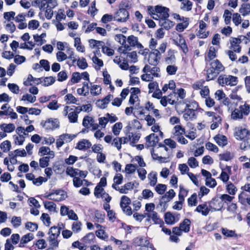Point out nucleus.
<instances>
[{
  "label": "nucleus",
  "instance_id": "1",
  "mask_svg": "<svg viewBox=\"0 0 250 250\" xmlns=\"http://www.w3.org/2000/svg\"><path fill=\"white\" fill-rule=\"evenodd\" d=\"M209 65V68L207 70V81L214 79L225 69L221 62L218 60L211 62Z\"/></svg>",
  "mask_w": 250,
  "mask_h": 250
},
{
  "label": "nucleus",
  "instance_id": "2",
  "mask_svg": "<svg viewBox=\"0 0 250 250\" xmlns=\"http://www.w3.org/2000/svg\"><path fill=\"white\" fill-rule=\"evenodd\" d=\"M199 107L198 103L195 101H191L189 107L186 108L183 114V118L186 121L195 119L197 117L196 110Z\"/></svg>",
  "mask_w": 250,
  "mask_h": 250
},
{
  "label": "nucleus",
  "instance_id": "3",
  "mask_svg": "<svg viewBox=\"0 0 250 250\" xmlns=\"http://www.w3.org/2000/svg\"><path fill=\"white\" fill-rule=\"evenodd\" d=\"M173 138L182 144H187L188 142L184 137L186 133V129L184 126L181 125H176L173 127Z\"/></svg>",
  "mask_w": 250,
  "mask_h": 250
},
{
  "label": "nucleus",
  "instance_id": "4",
  "mask_svg": "<svg viewBox=\"0 0 250 250\" xmlns=\"http://www.w3.org/2000/svg\"><path fill=\"white\" fill-rule=\"evenodd\" d=\"M218 82L219 84L222 86H224L225 84L234 86L237 83V77L231 75H220L218 78Z\"/></svg>",
  "mask_w": 250,
  "mask_h": 250
},
{
  "label": "nucleus",
  "instance_id": "5",
  "mask_svg": "<svg viewBox=\"0 0 250 250\" xmlns=\"http://www.w3.org/2000/svg\"><path fill=\"white\" fill-rule=\"evenodd\" d=\"M190 221L188 219H185L183 222L180 223L179 228H173V233L180 236L182 231L188 232L189 231Z\"/></svg>",
  "mask_w": 250,
  "mask_h": 250
},
{
  "label": "nucleus",
  "instance_id": "6",
  "mask_svg": "<svg viewBox=\"0 0 250 250\" xmlns=\"http://www.w3.org/2000/svg\"><path fill=\"white\" fill-rule=\"evenodd\" d=\"M44 197L49 200L59 202L64 200L66 195L63 190L58 189L45 195Z\"/></svg>",
  "mask_w": 250,
  "mask_h": 250
},
{
  "label": "nucleus",
  "instance_id": "7",
  "mask_svg": "<svg viewBox=\"0 0 250 250\" xmlns=\"http://www.w3.org/2000/svg\"><path fill=\"white\" fill-rule=\"evenodd\" d=\"M191 101L186 99L184 101H180L179 102H175L173 100V104H175V108L179 114H182L188 107H189V104Z\"/></svg>",
  "mask_w": 250,
  "mask_h": 250
},
{
  "label": "nucleus",
  "instance_id": "8",
  "mask_svg": "<svg viewBox=\"0 0 250 250\" xmlns=\"http://www.w3.org/2000/svg\"><path fill=\"white\" fill-rule=\"evenodd\" d=\"M208 205L211 208V211L220 210L223 207L220 196L213 198L211 201L208 202Z\"/></svg>",
  "mask_w": 250,
  "mask_h": 250
},
{
  "label": "nucleus",
  "instance_id": "9",
  "mask_svg": "<svg viewBox=\"0 0 250 250\" xmlns=\"http://www.w3.org/2000/svg\"><path fill=\"white\" fill-rule=\"evenodd\" d=\"M169 10L168 8L162 6L157 5L155 7V11L156 16L161 20L163 19H167L169 17Z\"/></svg>",
  "mask_w": 250,
  "mask_h": 250
},
{
  "label": "nucleus",
  "instance_id": "10",
  "mask_svg": "<svg viewBox=\"0 0 250 250\" xmlns=\"http://www.w3.org/2000/svg\"><path fill=\"white\" fill-rule=\"evenodd\" d=\"M178 37L176 39L173 40L174 43L179 46L185 54L188 53V49L186 44V41L180 34H176Z\"/></svg>",
  "mask_w": 250,
  "mask_h": 250
},
{
  "label": "nucleus",
  "instance_id": "11",
  "mask_svg": "<svg viewBox=\"0 0 250 250\" xmlns=\"http://www.w3.org/2000/svg\"><path fill=\"white\" fill-rule=\"evenodd\" d=\"M128 17V12L125 8H120L115 14L114 19L118 21L125 22Z\"/></svg>",
  "mask_w": 250,
  "mask_h": 250
},
{
  "label": "nucleus",
  "instance_id": "12",
  "mask_svg": "<svg viewBox=\"0 0 250 250\" xmlns=\"http://www.w3.org/2000/svg\"><path fill=\"white\" fill-rule=\"evenodd\" d=\"M160 52L158 49H155L149 54L148 62L150 65H156L160 58Z\"/></svg>",
  "mask_w": 250,
  "mask_h": 250
},
{
  "label": "nucleus",
  "instance_id": "13",
  "mask_svg": "<svg viewBox=\"0 0 250 250\" xmlns=\"http://www.w3.org/2000/svg\"><path fill=\"white\" fill-rule=\"evenodd\" d=\"M246 38L245 36H240V38H233L232 41H230V49L235 52L239 53L241 51V47L239 44L241 42L242 39Z\"/></svg>",
  "mask_w": 250,
  "mask_h": 250
},
{
  "label": "nucleus",
  "instance_id": "14",
  "mask_svg": "<svg viewBox=\"0 0 250 250\" xmlns=\"http://www.w3.org/2000/svg\"><path fill=\"white\" fill-rule=\"evenodd\" d=\"M146 144L147 147L156 146L159 142L158 136L155 133H151L146 137Z\"/></svg>",
  "mask_w": 250,
  "mask_h": 250
},
{
  "label": "nucleus",
  "instance_id": "15",
  "mask_svg": "<svg viewBox=\"0 0 250 250\" xmlns=\"http://www.w3.org/2000/svg\"><path fill=\"white\" fill-rule=\"evenodd\" d=\"M43 127L46 129L54 130L59 127V122L57 119H49L43 124Z\"/></svg>",
  "mask_w": 250,
  "mask_h": 250
},
{
  "label": "nucleus",
  "instance_id": "16",
  "mask_svg": "<svg viewBox=\"0 0 250 250\" xmlns=\"http://www.w3.org/2000/svg\"><path fill=\"white\" fill-rule=\"evenodd\" d=\"M195 211L198 212L202 214L203 216H207L210 211H211V208L208 205V202H206L202 204L199 205L196 208Z\"/></svg>",
  "mask_w": 250,
  "mask_h": 250
},
{
  "label": "nucleus",
  "instance_id": "17",
  "mask_svg": "<svg viewBox=\"0 0 250 250\" xmlns=\"http://www.w3.org/2000/svg\"><path fill=\"white\" fill-rule=\"evenodd\" d=\"M138 38L133 35H131L128 37L127 38V42L129 45L128 44H125L124 49L123 51V53L126 54V51L131 50L130 46H135L136 44L137 43Z\"/></svg>",
  "mask_w": 250,
  "mask_h": 250
},
{
  "label": "nucleus",
  "instance_id": "18",
  "mask_svg": "<svg viewBox=\"0 0 250 250\" xmlns=\"http://www.w3.org/2000/svg\"><path fill=\"white\" fill-rule=\"evenodd\" d=\"M91 146L92 144L89 140L82 139L77 144L75 148L81 150H85L91 147Z\"/></svg>",
  "mask_w": 250,
  "mask_h": 250
},
{
  "label": "nucleus",
  "instance_id": "19",
  "mask_svg": "<svg viewBox=\"0 0 250 250\" xmlns=\"http://www.w3.org/2000/svg\"><path fill=\"white\" fill-rule=\"evenodd\" d=\"M146 216L148 218V220L150 218L154 222L155 224H160V227H162V225L164 224L163 221L159 217L157 213L155 211H152L150 213H146Z\"/></svg>",
  "mask_w": 250,
  "mask_h": 250
},
{
  "label": "nucleus",
  "instance_id": "20",
  "mask_svg": "<svg viewBox=\"0 0 250 250\" xmlns=\"http://www.w3.org/2000/svg\"><path fill=\"white\" fill-rule=\"evenodd\" d=\"M133 244L136 246H140L142 247L143 246L148 245L149 242L147 238L145 236H140L133 239Z\"/></svg>",
  "mask_w": 250,
  "mask_h": 250
},
{
  "label": "nucleus",
  "instance_id": "21",
  "mask_svg": "<svg viewBox=\"0 0 250 250\" xmlns=\"http://www.w3.org/2000/svg\"><path fill=\"white\" fill-rule=\"evenodd\" d=\"M172 199V189H169L165 195L163 196L160 201V205L163 206L165 208L167 202Z\"/></svg>",
  "mask_w": 250,
  "mask_h": 250
},
{
  "label": "nucleus",
  "instance_id": "22",
  "mask_svg": "<svg viewBox=\"0 0 250 250\" xmlns=\"http://www.w3.org/2000/svg\"><path fill=\"white\" fill-rule=\"evenodd\" d=\"M40 3V10H44L46 5L55 7L57 3L56 0H39Z\"/></svg>",
  "mask_w": 250,
  "mask_h": 250
},
{
  "label": "nucleus",
  "instance_id": "23",
  "mask_svg": "<svg viewBox=\"0 0 250 250\" xmlns=\"http://www.w3.org/2000/svg\"><path fill=\"white\" fill-rule=\"evenodd\" d=\"M216 143L220 146H224L228 143L227 137L224 135H218L214 138Z\"/></svg>",
  "mask_w": 250,
  "mask_h": 250
},
{
  "label": "nucleus",
  "instance_id": "24",
  "mask_svg": "<svg viewBox=\"0 0 250 250\" xmlns=\"http://www.w3.org/2000/svg\"><path fill=\"white\" fill-rule=\"evenodd\" d=\"M235 134L237 139L243 140L250 135V132L245 128H241L236 131Z\"/></svg>",
  "mask_w": 250,
  "mask_h": 250
},
{
  "label": "nucleus",
  "instance_id": "25",
  "mask_svg": "<svg viewBox=\"0 0 250 250\" xmlns=\"http://www.w3.org/2000/svg\"><path fill=\"white\" fill-rule=\"evenodd\" d=\"M192 7V2L189 0H184L181 3L180 9L183 11H189Z\"/></svg>",
  "mask_w": 250,
  "mask_h": 250
},
{
  "label": "nucleus",
  "instance_id": "26",
  "mask_svg": "<svg viewBox=\"0 0 250 250\" xmlns=\"http://www.w3.org/2000/svg\"><path fill=\"white\" fill-rule=\"evenodd\" d=\"M220 197L223 206H224V204L228 205L229 204L231 203L232 200L234 199V196L227 194H222L220 196Z\"/></svg>",
  "mask_w": 250,
  "mask_h": 250
},
{
  "label": "nucleus",
  "instance_id": "27",
  "mask_svg": "<svg viewBox=\"0 0 250 250\" xmlns=\"http://www.w3.org/2000/svg\"><path fill=\"white\" fill-rule=\"evenodd\" d=\"M1 130L6 133H11L15 129V126L13 124H2L0 125Z\"/></svg>",
  "mask_w": 250,
  "mask_h": 250
},
{
  "label": "nucleus",
  "instance_id": "28",
  "mask_svg": "<svg viewBox=\"0 0 250 250\" xmlns=\"http://www.w3.org/2000/svg\"><path fill=\"white\" fill-rule=\"evenodd\" d=\"M188 24L189 20L186 19L185 21L178 23L175 27V29L179 32H183L188 26Z\"/></svg>",
  "mask_w": 250,
  "mask_h": 250
},
{
  "label": "nucleus",
  "instance_id": "29",
  "mask_svg": "<svg viewBox=\"0 0 250 250\" xmlns=\"http://www.w3.org/2000/svg\"><path fill=\"white\" fill-rule=\"evenodd\" d=\"M226 190L229 195L233 196L236 194L237 188L231 182H229L226 185Z\"/></svg>",
  "mask_w": 250,
  "mask_h": 250
},
{
  "label": "nucleus",
  "instance_id": "30",
  "mask_svg": "<svg viewBox=\"0 0 250 250\" xmlns=\"http://www.w3.org/2000/svg\"><path fill=\"white\" fill-rule=\"evenodd\" d=\"M34 238V235L32 233H27L23 235L20 241V247L21 246L22 244L27 243Z\"/></svg>",
  "mask_w": 250,
  "mask_h": 250
},
{
  "label": "nucleus",
  "instance_id": "31",
  "mask_svg": "<svg viewBox=\"0 0 250 250\" xmlns=\"http://www.w3.org/2000/svg\"><path fill=\"white\" fill-rule=\"evenodd\" d=\"M157 174L156 172H151L148 175L149 184L151 186H154L157 182Z\"/></svg>",
  "mask_w": 250,
  "mask_h": 250
},
{
  "label": "nucleus",
  "instance_id": "32",
  "mask_svg": "<svg viewBox=\"0 0 250 250\" xmlns=\"http://www.w3.org/2000/svg\"><path fill=\"white\" fill-rule=\"evenodd\" d=\"M240 13L243 16H246L250 13V4L243 3L239 9Z\"/></svg>",
  "mask_w": 250,
  "mask_h": 250
},
{
  "label": "nucleus",
  "instance_id": "33",
  "mask_svg": "<svg viewBox=\"0 0 250 250\" xmlns=\"http://www.w3.org/2000/svg\"><path fill=\"white\" fill-rule=\"evenodd\" d=\"M89 45L90 47L93 48L94 47H97L98 49V51H99L100 46H103L104 44V42L102 41H97L94 39H90L89 40Z\"/></svg>",
  "mask_w": 250,
  "mask_h": 250
},
{
  "label": "nucleus",
  "instance_id": "34",
  "mask_svg": "<svg viewBox=\"0 0 250 250\" xmlns=\"http://www.w3.org/2000/svg\"><path fill=\"white\" fill-rule=\"evenodd\" d=\"M79 169L74 168L72 167H68L66 170V173L67 175L70 176L72 177H76V176L79 175L78 172Z\"/></svg>",
  "mask_w": 250,
  "mask_h": 250
},
{
  "label": "nucleus",
  "instance_id": "35",
  "mask_svg": "<svg viewBox=\"0 0 250 250\" xmlns=\"http://www.w3.org/2000/svg\"><path fill=\"white\" fill-rule=\"evenodd\" d=\"M44 208L50 211H56V205L55 203L50 201H45L43 202Z\"/></svg>",
  "mask_w": 250,
  "mask_h": 250
},
{
  "label": "nucleus",
  "instance_id": "36",
  "mask_svg": "<svg viewBox=\"0 0 250 250\" xmlns=\"http://www.w3.org/2000/svg\"><path fill=\"white\" fill-rule=\"evenodd\" d=\"M95 236L93 232H89L84 236L82 240L85 244L90 243L95 238Z\"/></svg>",
  "mask_w": 250,
  "mask_h": 250
},
{
  "label": "nucleus",
  "instance_id": "37",
  "mask_svg": "<svg viewBox=\"0 0 250 250\" xmlns=\"http://www.w3.org/2000/svg\"><path fill=\"white\" fill-rule=\"evenodd\" d=\"M197 195L196 193H193L188 200V206H195L197 204Z\"/></svg>",
  "mask_w": 250,
  "mask_h": 250
},
{
  "label": "nucleus",
  "instance_id": "38",
  "mask_svg": "<svg viewBox=\"0 0 250 250\" xmlns=\"http://www.w3.org/2000/svg\"><path fill=\"white\" fill-rule=\"evenodd\" d=\"M123 127L122 123L118 122L116 123L112 127V131L116 136L118 135L120 132V130Z\"/></svg>",
  "mask_w": 250,
  "mask_h": 250
},
{
  "label": "nucleus",
  "instance_id": "39",
  "mask_svg": "<svg viewBox=\"0 0 250 250\" xmlns=\"http://www.w3.org/2000/svg\"><path fill=\"white\" fill-rule=\"evenodd\" d=\"M11 146V143L8 140L3 142L0 145V148L4 152H8L10 149Z\"/></svg>",
  "mask_w": 250,
  "mask_h": 250
},
{
  "label": "nucleus",
  "instance_id": "40",
  "mask_svg": "<svg viewBox=\"0 0 250 250\" xmlns=\"http://www.w3.org/2000/svg\"><path fill=\"white\" fill-rule=\"evenodd\" d=\"M123 138H115L113 139L112 145L116 147L118 150L121 149Z\"/></svg>",
  "mask_w": 250,
  "mask_h": 250
},
{
  "label": "nucleus",
  "instance_id": "41",
  "mask_svg": "<svg viewBox=\"0 0 250 250\" xmlns=\"http://www.w3.org/2000/svg\"><path fill=\"white\" fill-rule=\"evenodd\" d=\"M231 118L234 120L242 119L243 115L242 112L238 108L235 109L231 113Z\"/></svg>",
  "mask_w": 250,
  "mask_h": 250
},
{
  "label": "nucleus",
  "instance_id": "42",
  "mask_svg": "<svg viewBox=\"0 0 250 250\" xmlns=\"http://www.w3.org/2000/svg\"><path fill=\"white\" fill-rule=\"evenodd\" d=\"M21 100L24 101H27L29 103H33L36 100V97L31 94H26L22 96Z\"/></svg>",
  "mask_w": 250,
  "mask_h": 250
},
{
  "label": "nucleus",
  "instance_id": "43",
  "mask_svg": "<svg viewBox=\"0 0 250 250\" xmlns=\"http://www.w3.org/2000/svg\"><path fill=\"white\" fill-rule=\"evenodd\" d=\"M160 23L162 26H163L164 28L167 30L169 29L172 25V22L168 20L167 19H163L160 20Z\"/></svg>",
  "mask_w": 250,
  "mask_h": 250
},
{
  "label": "nucleus",
  "instance_id": "44",
  "mask_svg": "<svg viewBox=\"0 0 250 250\" xmlns=\"http://www.w3.org/2000/svg\"><path fill=\"white\" fill-rule=\"evenodd\" d=\"M137 166L129 164L125 166V171L127 174H132L135 172Z\"/></svg>",
  "mask_w": 250,
  "mask_h": 250
},
{
  "label": "nucleus",
  "instance_id": "45",
  "mask_svg": "<svg viewBox=\"0 0 250 250\" xmlns=\"http://www.w3.org/2000/svg\"><path fill=\"white\" fill-rule=\"evenodd\" d=\"M222 233L223 235L227 237L236 236V234L234 230H229L227 228H222Z\"/></svg>",
  "mask_w": 250,
  "mask_h": 250
},
{
  "label": "nucleus",
  "instance_id": "46",
  "mask_svg": "<svg viewBox=\"0 0 250 250\" xmlns=\"http://www.w3.org/2000/svg\"><path fill=\"white\" fill-rule=\"evenodd\" d=\"M173 93L174 94V96L177 95L181 99H183L186 96V92L183 88H180L177 90L174 89Z\"/></svg>",
  "mask_w": 250,
  "mask_h": 250
},
{
  "label": "nucleus",
  "instance_id": "47",
  "mask_svg": "<svg viewBox=\"0 0 250 250\" xmlns=\"http://www.w3.org/2000/svg\"><path fill=\"white\" fill-rule=\"evenodd\" d=\"M11 223L14 228H18L21 224V218L20 217L13 216L11 220Z\"/></svg>",
  "mask_w": 250,
  "mask_h": 250
},
{
  "label": "nucleus",
  "instance_id": "48",
  "mask_svg": "<svg viewBox=\"0 0 250 250\" xmlns=\"http://www.w3.org/2000/svg\"><path fill=\"white\" fill-rule=\"evenodd\" d=\"M82 79V76L79 72H74L72 75L71 82L73 83H78Z\"/></svg>",
  "mask_w": 250,
  "mask_h": 250
},
{
  "label": "nucleus",
  "instance_id": "49",
  "mask_svg": "<svg viewBox=\"0 0 250 250\" xmlns=\"http://www.w3.org/2000/svg\"><path fill=\"white\" fill-rule=\"evenodd\" d=\"M77 65L79 68L82 69H85L87 67L88 64L86 62L85 59L82 58L81 59H79L77 61Z\"/></svg>",
  "mask_w": 250,
  "mask_h": 250
},
{
  "label": "nucleus",
  "instance_id": "50",
  "mask_svg": "<svg viewBox=\"0 0 250 250\" xmlns=\"http://www.w3.org/2000/svg\"><path fill=\"white\" fill-rule=\"evenodd\" d=\"M167 189V186L166 185L159 184L155 187L156 191L159 194H163L164 193Z\"/></svg>",
  "mask_w": 250,
  "mask_h": 250
},
{
  "label": "nucleus",
  "instance_id": "51",
  "mask_svg": "<svg viewBox=\"0 0 250 250\" xmlns=\"http://www.w3.org/2000/svg\"><path fill=\"white\" fill-rule=\"evenodd\" d=\"M104 191V190L103 188L100 187V185H97L94 189V195L97 198H101V196H102V194Z\"/></svg>",
  "mask_w": 250,
  "mask_h": 250
},
{
  "label": "nucleus",
  "instance_id": "52",
  "mask_svg": "<svg viewBox=\"0 0 250 250\" xmlns=\"http://www.w3.org/2000/svg\"><path fill=\"white\" fill-rule=\"evenodd\" d=\"M209 191L210 190L205 186L201 187L198 194V197L201 199L204 195L208 194Z\"/></svg>",
  "mask_w": 250,
  "mask_h": 250
},
{
  "label": "nucleus",
  "instance_id": "53",
  "mask_svg": "<svg viewBox=\"0 0 250 250\" xmlns=\"http://www.w3.org/2000/svg\"><path fill=\"white\" fill-rule=\"evenodd\" d=\"M47 181V179L42 176H40L37 178H35L33 179V184L37 186H41L42 183L45 182Z\"/></svg>",
  "mask_w": 250,
  "mask_h": 250
},
{
  "label": "nucleus",
  "instance_id": "54",
  "mask_svg": "<svg viewBox=\"0 0 250 250\" xmlns=\"http://www.w3.org/2000/svg\"><path fill=\"white\" fill-rule=\"evenodd\" d=\"M25 228L31 231H34L38 229V226L36 223L28 222L25 224Z\"/></svg>",
  "mask_w": 250,
  "mask_h": 250
},
{
  "label": "nucleus",
  "instance_id": "55",
  "mask_svg": "<svg viewBox=\"0 0 250 250\" xmlns=\"http://www.w3.org/2000/svg\"><path fill=\"white\" fill-rule=\"evenodd\" d=\"M220 160H224L225 161H229L231 160L233 158L232 155L229 152H227L225 153L221 154L219 155Z\"/></svg>",
  "mask_w": 250,
  "mask_h": 250
},
{
  "label": "nucleus",
  "instance_id": "56",
  "mask_svg": "<svg viewBox=\"0 0 250 250\" xmlns=\"http://www.w3.org/2000/svg\"><path fill=\"white\" fill-rule=\"evenodd\" d=\"M115 40L122 45L126 43V37L123 34H117L115 37Z\"/></svg>",
  "mask_w": 250,
  "mask_h": 250
},
{
  "label": "nucleus",
  "instance_id": "57",
  "mask_svg": "<svg viewBox=\"0 0 250 250\" xmlns=\"http://www.w3.org/2000/svg\"><path fill=\"white\" fill-rule=\"evenodd\" d=\"M61 227H52L49 229V233H52L57 236H59L61 233Z\"/></svg>",
  "mask_w": 250,
  "mask_h": 250
},
{
  "label": "nucleus",
  "instance_id": "58",
  "mask_svg": "<svg viewBox=\"0 0 250 250\" xmlns=\"http://www.w3.org/2000/svg\"><path fill=\"white\" fill-rule=\"evenodd\" d=\"M82 223L81 222H74L72 226V229L75 233H77L81 229Z\"/></svg>",
  "mask_w": 250,
  "mask_h": 250
},
{
  "label": "nucleus",
  "instance_id": "59",
  "mask_svg": "<svg viewBox=\"0 0 250 250\" xmlns=\"http://www.w3.org/2000/svg\"><path fill=\"white\" fill-rule=\"evenodd\" d=\"M7 86L9 89L13 93L18 94L19 92V87L15 83H8Z\"/></svg>",
  "mask_w": 250,
  "mask_h": 250
},
{
  "label": "nucleus",
  "instance_id": "60",
  "mask_svg": "<svg viewBox=\"0 0 250 250\" xmlns=\"http://www.w3.org/2000/svg\"><path fill=\"white\" fill-rule=\"evenodd\" d=\"M39 22L35 20H32L29 21L28 28L33 30L36 29L39 26Z\"/></svg>",
  "mask_w": 250,
  "mask_h": 250
},
{
  "label": "nucleus",
  "instance_id": "61",
  "mask_svg": "<svg viewBox=\"0 0 250 250\" xmlns=\"http://www.w3.org/2000/svg\"><path fill=\"white\" fill-rule=\"evenodd\" d=\"M102 52L108 56H112L114 53V50L110 48L104 46V44L102 47Z\"/></svg>",
  "mask_w": 250,
  "mask_h": 250
},
{
  "label": "nucleus",
  "instance_id": "62",
  "mask_svg": "<svg viewBox=\"0 0 250 250\" xmlns=\"http://www.w3.org/2000/svg\"><path fill=\"white\" fill-rule=\"evenodd\" d=\"M41 220L47 226H49L51 223L50 218L47 213H42L41 217Z\"/></svg>",
  "mask_w": 250,
  "mask_h": 250
},
{
  "label": "nucleus",
  "instance_id": "63",
  "mask_svg": "<svg viewBox=\"0 0 250 250\" xmlns=\"http://www.w3.org/2000/svg\"><path fill=\"white\" fill-rule=\"evenodd\" d=\"M131 203L130 199L126 196H123L121 197L120 206L121 207H124V206H128Z\"/></svg>",
  "mask_w": 250,
  "mask_h": 250
},
{
  "label": "nucleus",
  "instance_id": "64",
  "mask_svg": "<svg viewBox=\"0 0 250 250\" xmlns=\"http://www.w3.org/2000/svg\"><path fill=\"white\" fill-rule=\"evenodd\" d=\"M57 61L59 62H62L67 58V55L62 51H59L56 54Z\"/></svg>",
  "mask_w": 250,
  "mask_h": 250
}]
</instances>
